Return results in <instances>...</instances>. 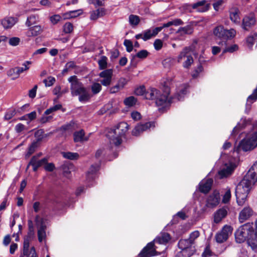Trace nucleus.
I'll list each match as a JSON object with an SVG mask.
<instances>
[{"instance_id": "nucleus-59", "label": "nucleus", "mask_w": 257, "mask_h": 257, "mask_svg": "<svg viewBox=\"0 0 257 257\" xmlns=\"http://www.w3.org/2000/svg\"><path fill=\"white\" fill-rule=\"evenodd\" d=\"M154 46L156 50H160L163 46L162 41L160 39H156L154 43Z\"/></svg>"}, {"instance_id": "nucleus-29", "label": "nucleus", "mask_w": 257, "mask_h": 257, "mask_svg": "<svg viewBox=\"0 0 257 257\" xmlns=\"http://www.w3.org/2000/svg\"><path fill=\"white\" fill-rule=\"evenodd\" d=\"M161 31V28L156 27L146 31V40L156 36Z\"/></svg>"}, {"instance_id": "nucleus-42", "label": "nucleus", "mask_w": 257, "mask_h": 257, "mask_svg": "<svg viewBox=\"0 0 257 257\" xmlns=\"http://www.w3.org/2000/svg\"><path fill=\"white\" fill-rule=\"evenodd\" d=\"M7 75L9 76H13V79L14 80L19 77L20 74L17 69V67L14 68L10 69L7 72Z\"/></svg>"}, {"instance_id": "nucleus-63", "label": "nucleus", "mask_w": 257, "mask_h": 257, "mask_svg": "<svg viewBox=\"0 0 257 257\" xmlns=\"http://www.w3.org/2000/svg\"><path fill=\"white\" fill-rule=\"evenodd\" d=\"M38 86L37 85H35L34 87L29 90V96L31 98H34L36 96V91Z\"/></svg>"}, {"instance_id": "nucleus-34", "label": "nucleus", "mask_w": 257, "mask_h": 257, "mask_svg": "<svg viewBox=\"0 0 257 257\" xmlns=\"http://www.w3.org/2000/svg\"><path fill=\"white\" fill-rule=\"evenodd\" d=\"M49 134H44L43 130L40 129L38 130L35 133V137L36 138V141L37 143L41 142L44 137L48 136Z\"/></svg>"}, {"instance_id": "nucleus-35", "label": "nucleus", "mask_w": 257, "mask_h": 257, "mask_svg": "<svg viewBox=\"0 0 257 257\" xmlns=\"http://www.w3.org/2000/svg\"><path fill=\"white\" fill-rule=\"evenodd\" d=\"M193 32L192 28L190 26H187L184 27L180 28L177 31V33L180 34L181 35L185 34H191Z\"/></svg>"}, {"instance_id": "nucleus-28", "label": "nucleus", "mask_w": 257, "mask_h": 257, "mask_svg": "<svg viewBox=\"0 0 257 257\" xmlns=\"http://www.w3.org/2000/svg\"><path fill=\"white\" fill-rule=\"evenodd\" d=\"M39 20V16L38 15H31L27 18L25 24L27 27H30L32 25L36 24Z\"/></svg>"}, {"instance_id": "nucleus-48", "label": "nucleus", "mask_w": 257, "mask_h": 257, "mask_svg": "<svg viewBox=\"0 0 257 257\" xmlns=\"http://www.w3.org/2000/svg\"><path fill=\"white\" fill-rule=\"evenodd\" d=\"M189 51L190 48H184L178 57V62H180L183 58H186V56L188 55L187 53Z\"/></svg>"}, {"instance_id": "nucleus-41", "label": "nucleus", "mask_w": 257, "mask_h": 257, "mask_svg": "<svg viewBox=\"0 0 257 257\" xmlns=\"http://www.w3.org/2000/svg\"><path fill=\"white\" fill-rule=\"evenodd\" d=\"M193 254L190 251V249H181V250L177 252L176 257H189Z\"/></svg>"}, {"instance_id": "nucleus-5", "label": "nucleus", "mask_w": 257, "mask_h": 257, "mask_svg": "<svg viewBox=\"0 0 257 257\" xmlns=\"http://www.w3.org/2000/svg\"><path fill=\"white\" fill-rule=\"evenodd\" d=\"M253 231L252 224L245 223L238 228L235 231V240L238 243H242L246 240H248L250 233Z\"/></svg>"}, {"instance_id": "nucleus-57", "label": "nucleus", "mask_w": 257, "mask_h": 257, "mask_svg": "<svg viewBox=\"0 0 257 257\" xmlns=\"http://www.w3.org/2000/svg\"><path fill=\"white\" fill-rule=\"evenodd\" d=\"M124 45L126 47V51L128 52H131L133 49V43L131 40H125L123 42Z\"/></svg>"}, {"instance_id": "nucleus-54", "label": "nucleus", "mask_w": 257, "mask_h": 257, "mask_svg": "<svg viewBox=\"0 0 257 257\" xmlns=\"http://www.w3.org/2000/svg\"><path fill=\"white\" fill-rule=\"evenodd\" d=\"M73 31V25L70 23H66L63 26V31L65 33H70Z\"/></svg>"}, {"instance_id": "nucleus-32", "label": "nucleus", "mask_w": 257, "mask_h": 257, "mask_svg": "<svg viewBox=\"0 0 257 257\" xmlns=\"http://www.w3.org/2000/svg\"><path fill=\"white\" fill-rule=\"evenodd\" d=\"M62 155L64 158L71 160H77L79 158V154L77 153L62 152Z\"/></svg>"}, {"instance_id": "nucleus-17", "label": "nucleus", "mask_w": 257, "mask_h": 257, "mask_svg": "<svg viewBox=\"0 0 257 257\" xmlns=\"http://www.w3.org/2000/svg\"><path fill=\"white\" fill-rule=\"evenodd\" d=\"M254 183L257 181V162H256L244 176Z\"/></svg>"}, {"instance_id": "nucleus-61", "label": "nucleus", "mask_w": 257, "mask_h": 257, "mask_svg": "<svg viewBox=\"0 0 257 257\" xmlns=\"http://www.w3.org/2000/svg\"><path fill=\"white\" fill-rule=\"evenodd\" d=\"M231 197V193L229 189L227 190L225 193L224 194L223 199H222V202L224 203H227Z\"/></svg>"}, {"instance_id": "nucleus-15", "label": "nucleus", "mask_w": 257, "mask_h": 257, "mask_svg": "<svg viewBox=\"0 0 257 257\" xmlns=\"http://www.w3.org/2000/svg\"><path fill=\"white\" fill-rule=\"evenodd\" d=\"M155 242L153 240L146 245V257H150L160 254L161 252L156 250L157 246L155 245Z\"/></svg>"}, {"instance_id": "nucleus-46", "label": "nucleus", "mask_w": 257, "mask_h": 257, "mask_svg": "<svg viewBox=\"0 0 257 257\" xmlns=\"http://www.w3.org/2000/svg\"><path fill=\"white\" fill-rule=\"evenodd\" d=\"M140 21L139 17L136 15H131L129 17V22L132 25H137Z\"/></svg>"}, {"instance_id": "nucleus-7", "label": "nucleus", "mask_w": 257, "mask_h": 257, "mask_svg": "<svg viewBox=\"0 0 257 257\" xmlns=\"http://www.w3.org/2000/svg\"><path fill=\"white\" fill-rule=\"evenodd\" d=\"M232 228L229 225H225L221 230L216 233L215 239L217 242L222 243L225 241L228 236L231 234Z\"/></svg>"}, {"instance_id": "nucleus-50", "label": "nucleus", "mask_w": 257, "mask_h": 257, "mask_svg": "<svg viewBox=\"0 0 257 257\" xmlns=\"http://www.w3.org/2000/svg\"><path fill=\"white\" fill-rule=\"evenodd\" d=\"M203 70V68L201 64H199L198 66L192 72V76L194 78H197L199 74L202 72Z\"/></svg>"}, {"instance_id": "nucleus-14", "label": "nucleus", "mask_w": 257, "mask_h": 257, "mask_svg": "<svg viewBox=\"0 0 257 257\" xmlns=\"http://www.w3.org/2000/svg\"><path fill=\"white\" fill-rule=\"evenodd\" d=\"M253 144L251 143L249 138H246L242 140L239 143L236 151H239L240 150L243 151H250L254 149Z\"/></svg>"}, {"instance_id": "nucleus-16", "label": "nucleus", "mask_w": 257, "mask_h": 257, "mask_svg": "<svg viewBox=\"0 0 257 257\" xmlns=\"http://www.w3.org/2000/svg\"><path fill=\"white\" fill-rule=\"evenodd\" d=\"M171 237L167 232H161L154 239L156 243L166 245L171 240Z\"/></svg>"}, {"instance_id": "nucleus-47", "label": "nucleus", "mask_w": 257, "mask_h": 257, "mask_svg": "<svg viewBox=\"0 0 257 257\" xmlns=\"http://www.w3.org/2000/svg\"><path fill=\"white\" fill-rule=\"evenodd\" d=\"M91 90L93 94H97L101 90V86L100 84L98 83H93L91 86Z\"/></svg>"}, {"instance_id": "nucleus-43", "label": "nucleus", "mask_w": 257, "mask_h": 257, "mask_svg": "<svg viewBox=\"0 0 257 257\" xmlns=\"http://www.w3.org/2000/svg\"><path fill=\"white\" fill-rule=\"evenodd\" d=\"M31 64V62L29 61H27L25 62L23 64V67H17V69L20 74L23 73L24 71H26L29 69V65Z\"/></svg>"}, {"instance_id": "nucleus-49", "label": "nucleus", "mask_w": 257, "mask_h": 257, "mask_svg": "<svg viewBox=\"0 0 257 257\" xmlns=\"http://www.w3.org/2000/svg\"><path fill=\"white\" fill-rule=\"evenodd\" d=\"M257 99V86L256 88L253 90L252 93L250 95L247 99V101L249 103H252Z\"/></svg>"}, {"instance_id": "nucleus-58", "label": "nucleus", "mask_w": 257, "mask_h": 257, "mask_svg": "<svg viewBox=\"0 0 257 257\" xmlns=\"http://www.w3.org/2000/svg\"><path fill=\"white\" fill-rule=\"evenodd\" d=\"M238 49V46L237 45L234 44V45H233L230 47H228L226 48H225L222 52V54H224L226 52H230V53H232L234 51H235L236 50H237Z\"/></svg>"}, {"instance_id": "nucleus-37", "label": "nucleus", "mask_w": 257, "mask_h": 257, "mask_svg": "<svg viewBox=\"0 0 257 257\" xmlns=\"http://www.w3.org/2000/svg\"><path fill=\"white\" fill-rule=\"evenodd\" d=\"M175 63V59L171 57L167 58L162 62L163 65L165 68H170L172 66H173Z\"/></svg>"}, {"instance_id": "nucleus-9", "label": "nucleus", "mask_w": 257, "mask_h": 257, "mask_svg": "<svg viewBox=\"0 0 257 257\" xmlns=\"http://www.w3.org/2000/svg\"><path fill=\"white\" fill-rule=\"evenodd\" d=\"M30 237L24 238L23 254L26 257H38L34 247L30 248Z\"/></svg>"}, {"instance_id": "nucleus-12", "label": "nucleus", "mask_w": 257, "mask_h": 257, "mask_svg": "<svg viewBox=\"0 0 257 257\" xmlns=\"http://www.w3.org/2000/svg\"><path fill=\"white\" fill-rule=\"evenodd\" d=\"M253 211L249 206L244 207L239 212L238 220L239 222L243 223L248 220L253 215Z\"/></svg>"}, {"instance_id": "nucleus-2", "label": "nucleus", "mask_w": 257, "mask_h": 257, "mask_svg": "<svg viewBox=\"0 0 257 257\" xmlns=\"http://www.w3.org/2000/svg\"><path fill=\"white\" fill-rule=\"evenodd\" d=\"M70 83V90L72 96H79V100L80 102L88 101L91 95L88 89L85 87L76 75L70 76L68 79Z\"/></svg>"}, {"instance_id": "nucleus-18", "label": "nucleus", "mask_w": 257, "mask_h": 257, "mask_svg": "<svg viewBox=\"0 0 257 257\" xmlns=\"http://www.w3.org/2000/svg\"><path fill=\"white\" fill-rule=\"evenodd\" d=\"M227 214V210L225 208L218 209L214 214V222L215 223H220Z\"/></svg>"}, {"instance_id": "nucleus-64", "label": "nucleus", "mask_w": 257, "mask_h": 257, "mask_svg": "<svg viewBox=\"0 0 257 257\" xmlns=\"http://www.w3.org/2000/svg\"><path fill=\"white\" fill-rule=\"evenodd\" d=\"M132 118L135 120H139L141 118L140 113L138 111H134L131 113Z\"/></svg>"}, {"instance_id": "nucleus-60", "label": "nucleus", "mask_w": 257, "mask_h": 257, "mask_svg": "<svg viewBox=\"0 0 257 257\" xmlns=\"http://www.w3.org/2000/svg\"><path fill=\"white\" fill-rule=\"evenodd\" d=\"M134 93L137 95H143L145 93V86L144 85L137 87L135 90Z\"/></svg>"}, {"instance_id": "nucleus-33", "label": "nucleus", "mask_w": 257, "mask_h": 257, "mask_svg": "<svg viewBox=\"0 0 257 257\" xmlns=\"http://www.w3.org/2000/svg\"><path fill=\"white\" fill-rule=\"evenodd\" d=\"M99 165H92L88 171L86 178L87 180L93 179L94 173L99 170Z\"/></svg>"}, {"instance_id": "nucleus-56", "label": "nucleus", "mask_w": 257, "mask_h": 257, "mask_svg": "<svg viewBox=\"0 0 257 257\" xmlns=\"http://www.w3.org/2000/svg\"><path fill=\"white\" fill-rule=\"evenodd\" d=\"M199 235H200L199 232L197 230H195V231L192 232L190 234L189 239L193 244H194L195 240L199 236Z\"/></svg>"}, {"instance_id": "nucleus-22", "label": "nucleus", "mask_w": 257, "mask_h": 257, "mask_svg": "<svg viewBox=\"0 0 257 257\" xmlns=\"http://www.w3.org/2000/svg\"><path fill=\"white\" fill-rule=\"evenodd\" d=\"M38 158L39 156H34L31 158L27 167V170L28 169L30 166L35 165L38 166V167H40L42 166L43 165L46 164V163L48 162V160L46 158H44L41 160H38Z\"/></svg>"}, {"instance_id": "nucleus-25", "label": "nucleus", "mask_w": 257, "mask_h": 257, "mask_svg": "<svg viewBox=\"0 0 257 257\" xmlns=\"http://www.w3.org/2000/svg\"><path fill=\"white\" fill-rule=\"evenodd\" d=\"M247 240V243L252 249L257 247V231L253 230Z\"/></svg>"}, {"instance_id": "nucleus-39", "label": "nucleus", "mask_w": 257, "mask_h": 257, "mask_svg": "<svg viewBox=\"0 0 257 257\" xmlns=\"http://www.w3.org/2000/svg\"><path fill=\"white\" fill-rule=\"evenodd\" d=\"M107 58L106 56H102L101 57L100 60H99L98 61L99 68L100 69L103 70L107 67Z\"/></svg>"}, {"instance_id": "nucleus-13", "label": "nucleus", "mask_w": 257, "mask_h": 257, "mask_svg": "<svg viewBox=\"0 0 257 257\" xmlns=\"http://www.w3.org/2000/svg\"><path fill=\"white\" fill-rule=\"evenodd\" d=\"M18 22V19L13 17H7L1 20V25L5 29H11Z\"/></svg>"}, {"instance_id": "nucleus-23", "label": "nucleus", "mask_w": 257, "mask_h": 257, "mask_svg": "<svg viewBox=\"0 0 257 257\" xmlns=\"http://www.w3.org/2000/svg\"><path fill=\"white\" fill-rule=\"evenodd\" d=\"M42 32V29L40 25H36L33 27L30 26L27 32L26 35L28 37L37 36Z\"/></svg>"}, {"instance_id": "nucleus-44", "label": "nucleus", "mask_w": 257, "mask_h": 257, "mask_svg": "<svg viewBox=\"0 0 257 257\" xmlns=\"http://www.w3.org/2000/svg\"><path fill=\"white\" fill-rule=\"evenodd\" d=\"M257 39V34L255 33L252 35L248 36L246 39V42L249 48L253 45L254 41Z\"/></svg>"}, {"instance_id": "nucleus-38", "label": "nucleus", "mask_w": 257, "mask_h": 257, "mask_svg": "<svg viewBox=\"0 0 257 257\" xmlns=\"http://www.w3.org/2000/svg\"><path fill=\"white\" fill-rule=\"evenodd\" d=\"M82 13L81 10H78L73 11H70L69 13H67L64 15L65 19H69L71 18H74L77 16H79Z\"/></svg>"}, {"instance_id": "nucleus-19", "label": "nucleus", "mask_w": 257, "mask_h": 257, "mask_svg": "<svg viewBox=\"0 0 257 257\" xmlns=\"http://www.w3.org/2000/svg\"><path fill=\"white\" fill-rule=\"evenodd\" d=\"M213 183L212 179H208L205 181H202L199 183V191L203 193H208L211 188Z\"/></svg>"}, {"instance_id": "nucleus-55", "label": "nucleus", "mask_w": 257, "mask_h": 257, "mask_svg": "<svg viewBox=\"0 0 257 257\" xmlns=\"http://www.w3.org/2000/svg\"><path fill=\"white\" fill-rule=\"evenodd\" d=\"M193 62L192 57L190 55L186 56V60L183 63V67L185 68H188Z\"/></svg>"}, {"instance_id": "nucleus-1", "label": "nucleus", "mask_w": 257, "mask_h": 257, "mask_svg": "<svg viewBox=\"0 0 257 257\" xmlns=\"http://www.w3.org/2000/svg\"><path fill=\"white\" fill-rule=\"evenodd\" d=\"M172 79L167 78L163 80L162 82V89L164 93L161 94L159 91L154 88H150L146 91V99L155 100L156 105L162 106L163 107L169 105L172 101L171 98H169L170 94V87L172 84Z\"/></svg>"}, {"instance_id": "nucleus-20", "label": "nucleus", "mask_w": 257, "mask_h": 257, "mask_svg": "<svg viewBox=\"0 0 257 257\" xmlns=\"http://www.w3.org/2000/svg\"><path fill=\"white\" fill-rule=\"evenodd\" d=\"M192 8L199 12H204L209 10V4H206L205 0L198 2L192 5Z\"/></svg>"}, {"instance_id": "nucleus-6", "label": "nucleus", "mask_w": 257, "mask_h": 257, "mask_svg": "<svg viewBox=\"0 0 257 257\" xmlns=\"http://www.w3.org/2000/svg\"><path fill=\"white\" fill-rule=\"evenodd\" d=\"M47 221V219L41 218L39 215L36 216L35 222L38 228V240L40 242H42L46 238Z\"/></svg>"}, {"instance_id": "nucleus-24", "label": "nucleus", "mask_w": 257, "mask_h": 257, "mask_svg": "<svg viewBox=\"0 0 257 257\" xmlns=\"http://www.w3.org/2000/svg\"><path fill=\"white\" fill-rule=\"evenodd\" d=\"M187 89L188 86L186 84L179 87L175 95L174 98L177 99L178 100H182L184 95L187 93Z\"/></svg>"}, {"instance_id": "nucleus-27", "label": "nucleus", "mask_w": 257, "mask_h": 257, "mask_svg": "<svg viewBox=\"0 0 257 257\" xmlns=\"http://www.w3.org/2000/svg\"><path fill=\"white\" fill-rule=\"evenodd\" d=\"M193 244L191 242L189 239H180L178 243V247L180 249H189Z\"/></svg>"}, {"instance_id": "nucleus-11", "label": "nucleus", "mask_w": 257, "mask_h": 257, "mask_svg": "<svg viewBox=\"0 0 257 257\" xmlns=\"http://www.w3.org/2000/svg\"><path fill=\"white\" fill-rule=\"evenodd\" d=\"M113 71L111 69H106L101 72L99 76L103 79L100 81L101 84L103 86H108L111 82Z\"/></svg>"}, {"instance_id": "nucleus-51", "label": "nucleus", "mask_w": 257, "mask_h": 257, "mask_svg": "<svg viewBox=\"0 0 257 257\" xmlns=\"http://www.w3.org/2000/svg\"><path fill=\"white\" fill-rule=\"evenodd\" d=\"M20 39L18 37H14L9 39V43L12 46H16L19 44Z\"/></svg>"}, {"instance_id": "nucleus-10", "label": "nucleus", "mask_w": 257, "mask_h": 257, "mask_svg": "<svg viewBox=\"0 0 257 257\" xmlns=\"http://www.w3.org/2000/svg\"><path fill=\"white\" fill-rule=\"evenodd\" d=\"M220 200V198L218 191L214 190L207 197L206 206L209 208L215 207L219 203Z\"/></svg>"}, {"instance_id": "nucleus-52", "label": "nucleus", "mask_w": 257, "mask_h": 257, "mask_svg": "<svg viewBox=\"0 0 257 257\" xmlns=\"http://www.w3.org/2000/svg\"><path fill=\"white\" fill-rule=\"evenodd\" d=\"M225 34L224 39H226L235 36L236 31L235 30L231 29L230 30H225Z\"/></svg>"}, {"instance_id": "nucleus-31", "label": "nucleus", "mask_w": 257, "mask_h": 257, "mask_svg": "<svg viewBox=\"0 0 257 257\" xmlns=\"http://www.w3.org/2000/svg\"><path fill=\"white\" fill-rule=\"evenodd\" d=\"M225 29H224L222 26H219L215 28L214 30V34L216 36L219 38L224 39L225 34Z\"/></svg>"}, {"instance_id": "nucleus-30", "label": "nucleus", "mask_w": 257, "mask_h": 257, "mask_svg": "<svg viewBox=\"0 0 257 257\" xmlns=\"http://www.w3.org/2000/svg\"><path fill=\"white\" fill-rule=\"evenodd\" d=\"M137 102V98L133 96L126 97L123 100V103L128 107L134 106L136 105Z\"/></svg>"}, {"instance_id": "nucleus-26", "label": "nucleus", "mask_w": 257, "mask_h": 257, "mask_svg": "<svg viewBox=\"0 0 257 257\" xmlns=\"http://www.w3.org/2000/svg\"><path fill=\"white\" fill-rule=\"evenodd\" d=\"M233 169L234 168L232 166H226L218 172V175L220 178L227 177L232 173Z\"/></svg>"}, {"instance_id": "nucleus-40", "label": "nucleus", "mask_w": 257, "mask_h": 257, "mask_svg": "<svg viewBox=\"0 0 257 257\" xmlns=\"http://www.w3.org/2000/svg\"><path fill=\"white\" fill-rule=\"evenodd\" d=\"M84 132L83 130L75 132L74 134V141L75 142H79L83 141Z\"/></svg>"}, {"instance_id": "nucleus-21", "label": "nucleus", "mask_w": 257, "mask_h": 257, "mask_svg": "<svg viewBox=\"0 0 257 257\" xmlns=\"http://www.w3.org/2000/svg\"><path fill=\"white\" fill-rule=\"evenodd\" d=\"M229 18L230 20L236 24L240 23L239 11L236 8H232L229 10Z\"/></svg>"}, {"instance_id": "nucleus-62", "label": "nucleus", "mask_w": 257, "mask_h": 257, "mask_svg": "<svg viewBox=\"0 0 257 257\" xmlns=\"http://www.w3.org/2000/svg\"><path fill=\"white\" fill-rule=\"evenodd\" d=\"M255 148L257 147V132L253 133L251 137L248 138Z\"/></svg>"}, {"instance_id": "nucleus-4", "label": "nucleus", "mask_w": 257, "mask_h": 257, "mask_svg": "<svg viewBox=\"0 0 257 257\" xmlns=\"http://www.w3.org/2000/svg\"><path fill=\"white\" fill-rule=\"evenodd\" d=\"M128 127L129 125L125 122H120L117 124L107 135L110 143L113 144L115 146H119L122 142L121 138L125 136Z\"/></svg>"}, {"instance_id": "nucleus-3", "label": "nucleus", "mask_w": 257, "mask_h": 257, "mask_svg": "<svg viewBox=\"0 0 257 257\" xmlns=\"http://www.w3.org/2000/svg\"><path fill=\"white\" fill-rule=\"evenodd\" d=\"M254 184L244 176L238 184L235 190V196L238 205L243 206L244 205L251 187Z\"/></svg>"}, {"instance_id": "nucleus-36", "label": "nucleus", "mask_w": 257, "mask_h": 257, "mask_svg": "<svg viewBox=\"0 0 257 257\" xmlns=\"http://www.w3.org/2000/svg\"><path fill=\"white\" fill-rule=\"evenodd\" d=\"M145 130V125L143 124H138L132 131V135L133 136H139L141 133H143Z\"/></svg>"}, {"instance_id": "nucleus-8", "label": "nucleus", "mask_w": 257, "mask_h": 257, "mask_svg": "<svg viewBox=\"0 0 257 257\" xmlns=\"http://www.w3.org/2000/svg\"><path fill=\"white\" fill-rule=\"evenodd\" d=\"M256 23V19L253 14L245 16L242 20L241 28L245 31H249Z\"/></svg>"}, {"instance_id": "nucleus-53", "label": "nucleus", "mask_w": 257, "mask_h": 257, "mask_svg": "<svg viewBox=\"0 0 257 257\" xmlns=\"http://www.w3.org/2000/svg\"><path fill=\"white\" fill-rule=\"evenodd\" d=\"M56 79L54 77L49 76L47 79H44L43 82L45 84L46 86H51L55 82Z\"/></svg>"}, {"instance_id": "nucleus-45", "label": "nucleus", "mask_w": 257, "mask_h": 257, "mask_svg": "<svg viewBox=\"0 0 257 257\" xmlns=\"http://www.w3.org/2000/svg\"><path fill=\"white\" fill-rule=\"evenodd\" d=\"M38 147L37 142H34L32 143V144L30 146L28 149V152L26 154L27 157L30 156L35 151L36 149Z\"/></svg>"}]
</instances>
